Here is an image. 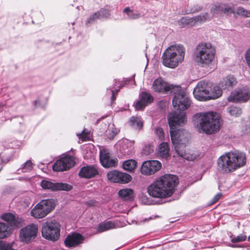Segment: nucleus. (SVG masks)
Returning a JSON list of instances; mask_svg holds the SVG:
<instances>
[{
	"label": "nucleus",
	"mask_w": 250,
	"mask_h": 250,
	"mask_svg": "<svg viewBox=\"0 0 250 250\" xmlns=\"http://www.w3.org/2000/svg\"><path fill=\"white\" fill-rule=\"evenodd\" d=\"M234 12V9L231 7L223 4V13L228 15Z\"/></svg>",
	"instance_id": "79ce46f5"
},
{
	"label": "nucleus",
	"mask_w": 250,
	"mask_h": 250,
	"mask_svg": "<svg viewBox=\"0 0 250 250\" xmlns=\"http://www.w3.org/2000/svg\"><path fill=\"white\" fill-rule=\"evenodd\" d=\"M171 139L177 154L188 161H194L200 158L198 151L185 150L186 143L188 141L189 134L184 129L170 130Z\"/></svg>",
	"instance_id": "7ed1b4c3"
},
{
	"label": "nucleus",
	"mask_w": 250,
	"mask_h": 250,
	"mask_svg": "<svg viewBox=\"0 0 250 250\" xmlns=\"http://www.w3.org/2000/svg\"><path fill=\"white\" fill-rule=\"evenodd\" d=\"M137 166V162L132 159L125 161L122 165L123 169L129 172H133Z\"/></svg>",
	"instance_id": "c85d7f7f"
},
{
	"label": "nucleus",
	"mask_w": 250,
	"mask_h": 250,
	"mask_svg": "<svg viewBox=\"0 0 250 250\" xmlns=\"http://www.w3.org/2000/svg\"><path fill=\"white\" fill-rule=\"evenodd\" d=\"M247 236L244 234H240L237 236L232 237L231 242L233 243H239L245 241L247 239Z\"/></svg>",
	"instance_id": "4c0bfd02"
},
{
	"label": "nucleus",
	"mask_w": 250,
	"mask_h": 250,
	"mask_svg": "<svg viewBox=\"0 0 250 250\" xmlns=\"http://www.w3.org/2000/svg\"><path fill=\"white\" fill-rule=\"evenodd\" d=\"M1 218L7 222L11 227H19L23 223V219L16 216L11 213H5L1 215Z\"/></svg>",
	"instance_id": "412c9836"
},
{
	"label": "nucleus",
	"mask_w": 250,
	"mask_h": 250,
	"mask_svg": "<svg viewBox=\"0 0 250 250\" xmlns=\"http://www.w3.org/2000/svg\"><path fill=\"white\" fill-rule=\"evenodd\" d=\"M210 90V83L203 81L199 82L194 88L193 94L194 97L198 101H207Z\"/></svg>",
	"instance_id": "9d476101"
},
{
	"label": "nucleus",
	"mask_w": 250,
	"mask_h": 250,
	"mask_svg": "<svg viewBox=\"0 0 250 250\" xmlns=\"http://www.w3.org/2000/svg\"><path fill=\"white\" fill-rule=\"evenodd\" d=\"M223 4L214 5L211 9V13L213 15H221L223 13Z\"/></svg>",
	"instance_id": "c9c22d12"
},
{
	"label": "nucleus",
	"mask_w": 250,
	"mask_h": 250,
	"mask_svg": "<svg viewBox=\"0 0 250 250\" xmlns=\"http://www.w3.org/2000/svg\"><path fill=\"white\" fill-rule=\"evenodd\" d=\"M41 186L43 189H49L53 191H69L72 189V186L69 184L62 183H53L48 180H42Z\"/></svg>",
	"instance_id": "ddd939ff"
},
{
	"label": "nucleus",
	"mask_w": 250,
	"mask_h": 250,
	"mask_svg": "<svg viewBox=\"0 0 250 250\" xmlns=\"http://www.w3.org/2000/svg\"><path fill=\"white\" fill-rule=\"evenodd\" d=\"M123 13L126 14L127 15V18L130 20L138 19L141 17L140 13L134 12L128 7H125L123 10Z\"/></svg>",
	"instance_id": "7c9ffc66"
},
{
	"label": "nucleus",
	"mask_w": 250,
	"mask_h": 250,
	"mask_svg": "<svg viewBox=\"0 0 250 250\" xmlns=\"http://www.w3.org/2000/svg\"><path fill=\"white\" fill-rule=\"evenodd\" d=\"M250 98V92L248 89H239L235 91L228 98L229 102L242 103L247 102Z\"/></svg>",
	"instance_id": "a211bd4d"
},
{
	"label": "nucleus",
	"mask_w": 250,
	"mask_h": 250,
	"mask_svg": "<svg viewBox=\"0 0 250 250\" xmlns=\"http://www.w3.org/2000/svg\"><path fill=\"white\" fill-rule=\"evenodd\" d=\"M129 123L130 125L135 129H140L143 125V122L140 118L137 117H132Z\"/></svg>",
	"instance_id": "473e14b6"
},
{
	"label": "nucleus",
	"mask_w": 250,
	"mask_h": 250,
	"mask_svg": "<svg viewBox=\"0 0 250 250\" xmlns=\"http://www.w3.org/2000/svg\"><path fill=\"white\" fill-rule=\"evenodd\" d=\"M169 147L167 143H162L159 146L158 154L160 157L167 159L169 155Z\"/></svg>",
	"instance_id": "bb28decb"
},
{
	"label": "nucleus",
	"mask_w": 250,
	"mask_h": 250,
	"mask_svg": "<svg viewBox=\"0 0 250 250\" xmlns=\"http://www.w3.org/2000/svg\"><path fill=\"white\" fill-rule=\"evenodd\" d=\"M97 19H99V17L98 16L97 12L93 13L92 15L90 16L89 18L87 19L85 22L86 25L88 26L89 24L94 22V21Z\"/></svg>",
	"instance_id": "ea45409f"
},
{
	"label": "nucleus",
	"mask_w": 250,
	"mask_h": 250,
	"mask_svg": "<svg viewBox=\"0 0 250 250\" xmlns=\"http://www.w3.org/2000/svg\"><path fill=\"white\" fill-rule=\"evenodd\" d=\"M175 87L167 83L160 77L153 82L152 85V89L155 92L166 94L169 91L172 92L173 90H175Z\"/></svg>",
	"instance_id": "4468645a"
},
{
	"label": "nucleus",
	"mask_w": 250,
	"mask_h": 250,
	"mask_svg": "<svg viewBox=\"0 0 250 250\" xmlns=\"http://www.w3.org/2000/svg\"><path fill=\"white\" fill-rule=\"evenodd\" d=\"M194 125L200 133L211 134L217 132L220 127L219 116L212 112L198 113L193 116Z\"/></svg>",
	"instance_id": "20e7f679"
},
{
	"label": "nucleus",
	"mask_w": 250,
	"mask_h": 250,
	"mask_svg": "<svg viewBox=\"0 0 250 250\" xmlns=\"http://www.w3.org/2000/svg\"><path fill=\"white\" fill-rule=\"evenodd\" d=\"M124 143L125 145H126L127 146H128L129 147V149L126 152V153H131L132 152V150L134 148L133 145L134 141L126 140L124 142Z\"/></svg>",
	"instance_id": "37998d69"
},
{
	"label": "nucleus",
	"mask_w": 250,
	"mask_h": 250,
	"mask_svg": "<svg viewBox=\"0 0 250 250\" xmlns=\"http://www.w3.org/2000/svg\"><path fill=\"white\" fill-rule=\"evenodd\" d=\"M84 237L78 233H73L68 235L64 240V244L67 247H75L83 243Z\"/></svg>",
	"instance_id": "6ab92c4d"
},
{
	"label": "nucleus",
	"mask_w": 250,
	"mask_h": 250,
	"mask_svg": "<svg viewBox=\"0 0 250 250\" xmlns=\"http://www.w3.org/2000/svg\"><path fill=\"white\" fill-rule=\"evenodd\" d=\"M172 100V104L175 109L179 111H174L168 115V122L170 130H177L178 126H182L187 122L186 113L184 111L190 105L191 101L186 90L180 86H176Z\"/></svg>",
	"instance_id": "f257e3e1"
},
{
	"label": "nucleus",
	"mask_w": 250,
	"mask_h": 250,
	"mask_svg": "<svg viewBox=\"0 0 250 250\" xmlns=\"http://www.w3.org/2000/svg\"><path fill=\"white\" fill-rule=\"evenodd\" d=\"M134 192L130 188H124L118 192L119 197L124 200H129L133 198Z\"/></svg>",
	"instance_id": "a878e982"
},
{
	"label": "nucleus",
	"mask_w": 250,
	"mask_h": 250,
	"mask_svg": "<svg viewBox=\"0 0 250 250\" xmlns=\"http://www.w3.org/2000/svg\"><path fill=\"white\" fill-rule=\"evenodd\" d=\"M75 164L74 158L69 155H66L57 161L53 166V169L56 171L67 170Z\"/></svg>",
	"instance_id": "f8f14e48"
},
{
	"label": "nucleus",
	"mask_w": 250,
	"mask_h": 250,
	"mask_svg": "<svg viewBox=\"0 0 250 250\" xmlns=\"http://www.w3.org/2000/svg\"><path fill=\"white\" fill-rule=\"evenodd\" d=\"M202 6L196 5H194L190 10V12L191 13H195V12H198L200 11L202 9Z\"/></svg>",
	"instance_id": "49530a36"
},
{
	"label": "nucleus",
	"mask_w": 250,
	"mask_h": 250,
	"mask_svg": "<svg viewBox=\"0 0 250 250\" xmlns=\"http://www.w3.org/2000/svg\"><path fill=\"white\" fill-rule=\"evenodd\" d=\"M185 52V48L182 45L174 44L169 46L163 53V64L169 68H175L184 61Z\"/></svg>",
	"instance_id": "423d86ee"
},
{
	"label": "nucleus",
	"mask_w": 250,
	"mask_h": 250,
	"mask_svg": "<svg viewBox=\"0 0 250 250\" xmlns=\"http://www.w3.org/2000/svg\"><path fill=\"white\" fill-rule=\"evenodd\" d=\"M155 134L160 140H163L164 138V132L163 129L161 127H157L155 130Z\"/></svg>",
	"instance_id": "a18cd8bd"
},
{
	"label": "nucleus",
	"mask_w": 250,
	"mask_h": 250,
	"mask_svg": "<svg viewBox=\"0 0 250 250\" xmlns=\"http://www.w3.org/2000/svg\"><path fill=\"white\" fill-rule=\"evenodd\" d=\"M107 177L109 180L114 183L126 184L132 179L131 176L127 173L114 170L107 173Z\"/></svg>",
	"instance_id": "dca6fc26"
},
{
	"label": "nucleus",
	"mask_w": 250,
	"mask_h": 250,
	"mask_svg": "<svg viewBox=\"0 0 250 250\" xmlns=\"http://www.w3.org/2000/svg\"><path fill=\"white\" fill-rule=\"evenodd\" d=\"M77 135H78V136H79V137H80V138H82L83 139H85V138L84 131H83L82 133H81L80 134H77Z\"/></svg>",
	"instance_id": "8fccbe9b"
},
{
	"label": "nucleus",
	"mask_w": 250,
	"mask_h": 250,
	"mask_svg": "<svg viewBox=\"0 0 250 250\" xmlns=\"http://www.w3.org/2000/svg\"><path fill=\"white\" fill-rule=\"evenodd\" d=\"M56 205L53 199L42 200L31 210V215L36 219L43 218L55 208Z\"/></svg>",
	"instance_id": "6e6552de"
},
{
	"label": "nucleus",
	"mask_w": 250,
	"mask_h": 250,
	"mask_svg": "<svg viewBox=\"0 0 250 250\" xmlns=\"http://www.w3.org/2000/svg\"><path fill=\"white\" fill-rule=\"evenodd\" d=\"M1 145L6 148L17 149L20 146V142L12 138H7L1 142Z\"/></svg>",
	"instance_id": "393cba45"
},
{
	"label": "nucleus",
	"mask_w": 250,
	"mask_h": 250,
	"mask_svg": "<svg viewBox=\"0 0 250 250\" xmlns=\"http://www.w3.org/2000/svg\"><path fill=\"white\" fill-rule=\"evenodd\" d=\"M115 228V226L113 222L112 221H107L100 224L97 230L98 232H102Z\"/></svg>",
	"instance_id": "cd10ccee"
},
{
	"label": "nucleus",
	"mask_w": 250,
	"mask_h": 250,
	"mask_svg": "<svg viewBox=\"0 0 250 250\" xmlns=\"http://www.w3.org/2000/svg\"><path fill=\"white\" fill-rule=\"evenodd\" d=\"M60 224L56 221L46 222L42 226L43 237L51 241L57 240L60 235Z\"/></svg>",
	"instance_id": "1a4fd4ad"
},
{
	"label": "nucleus",
	"mask_w": 250,
	"mask_h": 250,
	"mask_svg": "<svg viewBox=\"0 0 250 250\" xmlns=\"http://www.w3.org/2000/svg\"><path fill=\"white\" fill-rule=\"evenodd\" d=\"M215 54V48L210 43L202 42L197 45L194 50V60L203 66H208L214 61Z\"/></svg>",
	"instance_id": "0eeeda50"
},
{
	"label": "nucleus",
	"mask_w": 250,
	"mask_h": 250,
	"mask_svg": "<svg viewBox=\"0 0 250 250\" xmlns=\"http://www.w3.org/2000/svg\"><path fill=\"white\" fill-rule=\"evenodd\" d=\"M190 19L187 18L183 17L180 21H178V24L181 27H184L186 25H188L190 22Z\"/></svg>",
	"instance_id": "c03bdc74"
},
{
	"label": "nucleus",
	"mask_w": 250,
	"mask_h": 250,
	"mask_svg": "<svg viewBox=\"0 0 250 250\" xmlns=\"http://www.w3.org/2000/svg\"><path fill=\"white\" fill-rule=\"evenodd\" d=\"M208 18V13H204L202 15H198L194 18V20L196 22H203L206 21Z\"/></svg>",
	"instance_id": "58836bf2"
},
{
	"label": "nucleus",
	"mask_w": 250,
	"mask_h": 250,
	"mask_svg": "<svg viewBox=\"0 0 250 250\" xmlns=\"http://www.w3.org/2000/svg\"><path fill=\"white\" fill-rule=\"evenodd\" d=\"M222 195V194L221 193H219L215 195L212 200L211 203L214 204L217 202L220 199Z\"/></svg>",
	"instance_id": "de8ad7c7"
},
{
	"label": "nucleus",
	"mask_w": 250,
	"mask_h": 250,
	"mask_svg": "<svg viewBox=\"0 0 250 250\" xmlns=\"http://www.w3.org/2000/svg\"><path fill=\"white\" fill-rule=\"evenodd\" d=\"M236 13L238 15L244 16L246 17H250V12L246 10L242 7H239L236 9Z\"/></svg>",
	"instance_id": "a19ab883"
},
{
	"label": "nucleus",
	"mask_w": 250,
	"mask_h": 250,
	"mask_svg": "<svg viewBox=\"0 0 250 250\" xmlns=\"http://www.w3.org/2000/svg\"><path fill=\"white\" fill-rule=\"evenodd\" d=\"M237 81L236 78L232 76L229 75L223 78L219 83V85L223 89L229 90L236 85Z\"/></svg>",
	"instance_id": "5701e85b"
},
{
	"label": "nucleus",
	"mask_w": 250,
	"mask_h": 250,
	"mask_svg": "<svg viewBox=\"0 0 250 250\" xmlns=\"http://www.w3.org/2000/svg\"><path fill=\"white\" fill-rule=\"evenodd\" d=\"M99 19L108 18L110 15V11L107 9L101 8L97 11Z\"/></svg>",
	"instance_id": "f704fd0d"
},
{
	"label": "nucleus",
	"mask_w": 250,
	"mask_h": 250,
	"mask_svg": "<svg viewBox=\"0 0 250 250\" xmlns=\"http://www.w3.org/2000/svg\"><path fill=\"white\" fill-rule=\"evenodd\" d=\"M11 233L10 229L3 223H0V239L8 237Z\"/></svg>",
	"instance_id": "c756f323"
},
{
	"label": "nucleus",
	"mask_w": 250,
	"mask_h": 250,
	"mask_svg": "<svg viewBox=\"0 0 250 250\" xmlns=\"http://www.w3.org/2000/svg\"><path fill=\"white\" fill-rule=\"evenodd\" d=\"M222 89L220 85H213L210 83V90L209 91L208 100L216 99L220 97L222 94Z\"/></svg>",
	"instance_id": "b1692460"
},
{
	"label": "nucleus",
	"mask_w": 250,
	"mask_h": 250,
	"mask_svg": "<svg viewBox=\"0 0 250 250\" xmlns=\"http://www.w3.org/2000/svg\"><path fill=\"white\" fill-rule=\"evenodd\" d=\"M118 131H119V130H117V129H116V131H113L111 137L110 136L109 138L110 139L113 138L118 133Z\"/></svg>",
	"instance_id": "603ef678"
},
{
	"label": "nucleus",
	"mask_w": 250,
	"mask_h": 250,
	"mask_svg": "<svg viewBox=\"0 0 250 250\" xmlns=\"http://www.w3.org/2000/svg\"><path fill=\"white\" fill-rule=\"evenodd\" d=\"M0 250H15L13 248V243H6L0 240Z\"/></svg>",
	"instance_id": "e433bc0d"
},
{
	"label": "nucleus",
	"mask_w": 250,
	"mask_h": 250,
	"mask_svg": "<svg viewBox=\"0 0 250 250\" xmlns=\"http://www.w3.org/2000/svg\"><path fill=\"white\" fill-rule=\"evenodd\" d=\"M111 92H112V96H111V99L112 101H113L114 100H115L116 96H115V93H114V90H111Z\"/></svg>",
	"instance_id": "3c124183"
},
{
	"label": "nucleus",
	"mask_w": 250,
	"mask_h": 250,
	"mask_svg": "<svg viewBox=\"0 0 250 250\" xmlns=\"http://www.w3.org/2000/svg\"><path fill=\"white\" fill-rule=\"evenodd\" d=\"M248 241L250 242V235L248 238Z\"/></svg>",
	"instance_id": "5fc2aeb1"
},
{
	"label": "nucleus",
	"mask_w": 250,
	"mask_h": 250,
	"mask_svg": "<svg viewBox=\"0 0 250 250\" xmlns=\"http://www.w3.org/2000/svg\"><path fill=\"white\" fill-rule=\"evenodd\" d=\"M100 160L102 165L104 167H115L118 165V160L111 156L109 151L103 149L100 151Z\"/></svg>",
	"instance_id": "f3484780"
},
{
	"label": "nucleus",
	"mask_w": 250,
	"mask_h": 250,
	"mask_svg": "<svg viewBox=\"0 0 250 250\" xmlns=\"http://www.w3.org/2000/svg\"><path fill=\"white\" fill-rule=\"evenodd\" d=\"M140 100L135 104V108L137 110H141L148 104H151L153 101V96L149 93L142 92L139 95Z\"/></svg>",
	"instance_id": "aec40b11"
},
{
	"label": "nucleus",
	"mask_w": 250,
	"mask_h": 250,
	"mask_svg": "<svg viewBox=\"0 0 250 250\" xmlns=\"http://www.w3.org/2000/svg\"><path fill=\"white\" fill-rule=\"evenodd\" d=\"M38 227L37 225L31 224L22 228L20 231V240L28 243L34 240L37 236Z\"/></svg>",
	"instance_id": "9b49d317"
},
{
	"label": "nucleus",
	"mask_w": 250,
	"mask_h": 250,
	"mask_svg": "<svg viewBox=\"0 0 250 250\" xmlns=\"http://www.w3.org/2000/svg\"><path fill=\"white\" fill-rule=\"evenodd\" d=\"M246 163L244 153L238 151L229 152L218 159V169L223 173H229L244 166Z\"/></svg>",
	"instance_id": "39448f33"
},
{
	"label": "nucleus",
	"mask_w": 250,
	"mask_h": 250,
	"mask_svg": "<svg viewBox=\"0 0 250 250\" xmlns=\"http://www.w3.org/2000/svg\"><path fill=\"white\" fill-rule=\"evenodd\" d=\"M178 184V179L176 175L165 174L148 186L147 192L149 196L153 198H167L173 193L175 187Z\"/></svg>",
	"instance_id": "f03ea898"
},
{
	"label": "nucleus",
	"mask_w": 250,
	"mask_h": 250,
	"mask_svg": "<svg viewBox=\"0 0 250 250\" xmlns=\"http://www.w3.org/2000/svg\"><path fill=\"white\" fill-rule=\"evenodd\" d=\"M161 167V163L158 161H146L143 163L141 168V172L145 175H151L159 171Z\"/></svg>",
	"instance_id": "2eb2a0df"
},
{
	"label": "nucleus",
	"mask_w": 250,
	"mask_h": 250,
	"mask_svg": "<svg viewBox=\"0 0 250 250\" xmlns=\"http://www.w3.org/2000/svg\"><path fill=\"white\" fill-rule=\"evenodd\" d=\"M119 90V89L115 90L114 92H115L116 93H117L118 92Z\"/></svg>",
	"instance_id": "864d4df0"
},
{
	"label": "nucleus",
	"mask_w": 250,
	"mask_h": 250,
	"mask_svg": "<svg viewBox=\"0 0 250 250\" xmlns=\"http://www.w3.org/2000/svg\"><path fill=\"white\" fill-rule=\"evenodd\" d=\"M98 174V170L94 166H87L80 169L79 175L80 177L90 179Z\"/></svg>",
	"instance_id": "4be33fe9"
},
{
	"label": "nucleus",
	"mask_w": 250,
	"mask_h": 250,
	"mask_svg": "<svg viewBox=\"0 0 250 250\" xmlns=\"http://www.w3.org/2000/svg\"><path fill=\"white\" fill-rule=\"evenodd\" d=\"M33 164L30 160H28L23 164L21 167L18 169V173L21 172H28L32 170Z\"/></svg>",
	"instance_id": "2f4dec72"
},
{
	"label": "nucleus",
	"mask_w": 250,
	"mask_h": 250,
	"mask_svg": "<svg viewBox=\"0 0 250 250\" xmlns=\"http://www.w3.org/2000/svg\"><path fill=\"white\" fill-rule=\"evenodd\" d=\"M228 111L230 115L234 117L239 116L242 113L241 109L236 106H231L229 107L228 108Z\"/></svg>",
	"instance_id": "72a5a7b5"
},
{
	"label": "nucleus",
	"mask_w": 250,
	"mask_h": 250,
	"mask_svg": "<svg viewBox=\"0 0 250 250\" xmlns=\"http://www.w3.org/2000/svg\"><path fill=\"white\" fill-rule=\"evenodd\" d=\"M231 248H244L245 246L244 245H237V244H230L229 245Z\"/></svg>",
	"instance_id": "09e8293b"
}]
</instances>
